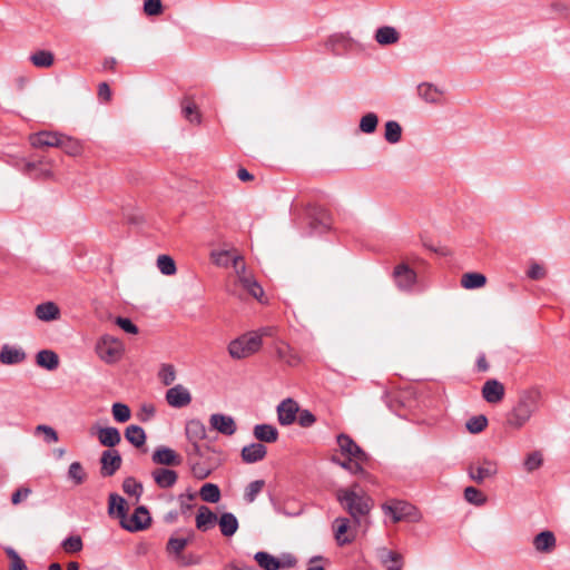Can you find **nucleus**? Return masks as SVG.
Wrapping results in <instances>:
<instances>
[{"label": "nucleus", "mask_w": 570, "mask_h": 570, "mask_svg": "<svg viewBox=\"0 0 570 570\" xmlns=\"http://www.w3.org/2000/svg\"><path fill=\"white\" fill-rule=\"evenodd\" d=\"M223 535L232 537L238 530V520L232 512H224L217 520Z\"/></svg>", "instance_id": "nucleus-33"}, {"label": "nucleus", "mask_w": 570, "mask_h": 570, "mask_svg": "<svg viewBox=\"0 0 570 570\" xmlns=\"http://www.w3.org/2000/svg\"><path fill=\"white\" fill-rule=\"evenodd\" d=\"M111 413L114 420L119 423H125L130 419L131 412L127 404L125 403H114L111 407Z\"/></svg>", "instance_id": "nucleus-53"}, {"label": "nucleus", "mask_w": 570, "mask_h": 570, "mask_svg": "<svg viewBox=\"0 0 570 570\" xmlns=\"http://www.w3.org/2000/svg\"><path fill=\"white\" fill-rule=\"evenodd\" d=\"M379 117L374 112L365 114L360 120V130L364 134H373L376 130Z\"/></svg>", "instance_id": "nucleus-49"}, {"label": "nucleus", "mask_w": 570, "mask_h": 570, "mask_svg": "<svg viewBox=\"0 0 570 570\" xmlns=\"http://www.w3.org/2000/svg\"><path fill=\"white\" fill-rule=\"evenodd\" d=\"M195 538V533L193 531L188 532L186 538L180 537H170L166 544V552L169 558H171L178 566L180 567H189L198 564L200 558L196 554L189 553L184 554L183 551Z\"/></svg>", "instance_id": "nucleus-3"}, {"label": "nucleus", "mask_w": 570, "mask_h": 570, "mask_svg": "<svg viewBox=\"0 0 570 570\" xmlns=\"http://www.w3.org/2000/svg\"><path fill=\"white\" fill-rule=\"evenodd\" d=\"M487 277L481 273H465L462 275L461 285L464 288L473 289L484 286Z\"/></svg>", "instance_id": "nucleus-40"}, {"label": "nucleus", "mask_w": 570, "mask_h": 570, "mask_svg": "<svg viewBox=\"0 0 570 570\" xmlns=\"http://www.w3.org/2000/svg\"><path fill=\"white\" fill-rule=\"evenodd\" d=\"M210 257L217 266H223V267L228 266V262H229L228 261V257H229L228 250H214V252H212Z\"/></svg>", "instance_id": "nucleus-64"}, {"label": "nucleus", "mask_w": 570, "mask_h": 570, "mask_svg": "<svg viewBox=\"0 0 570 570\" xmlns=\"http://www.w3.org/2000/svg\"><path fill=\"white\" fill-rule=\"evenodd\" d=\"M209 424L213 430H216L227 436L235 434L237 430L234 417L222 413L212 414L209 417Z\"/></svg>", "instance_id": "nucleus-14"}, {"label": "nucleus", "mask_w": 570, "mask_h": 570, "mask_svg": "<svg viewBox=\"0 0 570 570\" xmlns=\"http://www.w3.org/2000/svg\"><path fill=\"white\" fill-rule=\"evenodd\" d=\"M255 561L258 566L264 570H278L281 569V563L277 558L269 554L265 551H258L254 556Z\"/></svg>", "instance_id": "nucleus-37"}, {"label": "nucleus", "mask_w": 570, "mask_h": 570, "mask_svg": "<svg viewBox=\"0 0 570 570\" xmlns=\"http://www.w3.org/2000/svg\"><path fill=\"white\" fill-rule=\"evenodd\" d=\"M144 11L147 16H158L163 12V3L160 0H145Z\"/></svg>", "instance_id": "nucleus-62"}, {"label": "nucleus", "mask_w": 570, "mask_h": 570, "mask_svg": "<svg viewBox=\"0 0 570 570\" xmlns=\"http://www.w3.org/2000/svg\"><path fill=\"white\" fill-rule=\"evenodd\" d=\"M6 553L8 558L10 559V570H28L24 561L21 559V557L18 554V552L11 548H6Z\"/></svg>", "instance_id": "nucleus-57"}, {"label": "nucleus", "mask_w": 570, "mask_h": 570, "mask_svg": "<svg viewBox=\"0 0 570 570\" xmlns=\"http://www.w3.org/2000/svg\"><path fill=\"white\" fill-rule=\"evenodd\" d=\"M469 476L481 484L485 479L492 478L498 473L495 462L483 459L479 465L471 464L468 469Z\"/></svg>", "instance_id": "nucleus-13"}, {"label": "nucleus", "mask_w": 570, "mask_h": 570, "mask_svg": "<svg viewBox=\"0 0 570 570\" xmlns=\"http://www.w3.org/2000/svg\"><path fill=\"white\" fill-rule=\"evenodd\" d=\"M30 61L39 68H48L55 61L53 53L48 50H39L30 56Z\"/></svg>", "instance_id": "nucleus-44"}, {"label": "nucleus", "mask_w": 570, "mask_h": 570, "mask_svg": "<svg viewBox=\"0 0 570 570\" xmlns=\"http://www.w3.org/2000/svg\"><path fill=\"white\" fill-rule=\"evenodd\" d=\"M264 487H265L264 480H255V481L250 482L245 488L244 500L247 503H253L256 500L257 495L262 492Z\"/></svg>", "instance_id": "nucleus-50"}, {"label": "nucleus", "mask_w": 570, "mask_h": 570, "mask_svg": "<svg viewBox=\"0 0 570 570\" xmlns=\"http://www.w3.org/2000/svg\"><path fill=\"white\" fill-rule=\"evenodd\" d=\"M381 563L386 570H402L403 557L401 553L383 548L379 551Z\"/></svg>", "instance_id": "nucleus-27"}, {"label": "nucleus", "mask_w": 570, "mask_h": 570, "mask_svg": "<svg viewBox=\"0 0 570 570\" xmlns=\"http://www.w3.org/2000/svg\"><path fill=\"white\" fill-rule=\"evenodd\" d=\"M61 136L58 132L40 131L30 135L29 140L35 148L58 147Z\"/></svg>", "instance_id": "nucleus-20"}, {"label": "nucleus", "mask_w": 570, "mask_h": 570, "mask_svg": "<svg viewBox=\"0 0 570 570\" xmlns=\"http://www.w3.org/2000/svg\"><path fill=\"white\" fill-rule=\"evenodd\" d=\"M151 523V517L146 507L139 505L135 509L131 517H125L124 520L120 521V524L124 529L130 532H137L147 529Z\"/></svg>", "instance_id": "nucleus-8"}, {"label": "nucleus", "mask_w": 570, "mask_h": 570, "mask_svg": "<svg viewBox=\"0 0 570 570\" xmlns=\"http://www.w3.org/2000/svg\"><path fill=\"white\" fill-rule=\"evenodd\" d=\"M27 355L23 350L4 344L0 351V362L6 365L22 363Z\"/></svg>", "instance_id": "nucleus-26"}, {"label": "nucleus", "mask_w": 570, "mask_h": 570, "mask_svg": "<svg viewBox=\"0 0 570 570\" xmlns=\"http://www.w3.org/2000/svg\"><path fill=\"white\" fill-rule=\"evenodd\" d=\"M395 286L402 292H410L416 283V273L407 264L396 265L392 273Z\"/></svg>", "instance_id": "nucleus-9"}, {"label": "nucleus", "mask_w": 570, "mask_h": 570, "mask_svg": "<svg viewBox=\"0 0 570 570\" xmlns=\"http://www.w3.org/2000/svg\"><path fill=\"white\" fill-rule=\"evenodd\" d=\"M157 267L164 275H174L176 273L175 261L168 255H160L157 258Z\"/></svg>", "instance_id": "nucleus-55"}, {"label": "nucleus", "mask_w": 570, "mask_h": 570, "mask_svg": "<svg viewBox=\"0 0 570 570\" xmlns=\"http://www.w3.org/2000/svg\"><path fill=\"white\" fill-rule=\"evenodd\" d=\"M232 265H233V267L235 269V273L237 275V278H238L239 283L242 282L243 277L247 278L248 276H250L246 272V265L244 263L243 256H240V255L235 256L233 258V261H232Z\"/></svg>", "instance_id": "nucleus-61"}, {"label": "nucleus", "mask_w": 570, "mask_h": 570, "mask_svg": "<svg viewBox=\"0 0 570 570\" xmlns=\"http://www.w3.org/2000/svg\"><path fill=\"white\" fill-rule=\"evenodd\" d=\"M374 38L379 45L389 46L400 40V33L394 27L384 26L376 30Z\"/></svg>", "instance_id": "nucleus-34"}, {"label": "nucleus", "mask_w": 570, "mask_h": 570, "mask_svg": "<svg viewBox=\"0 0 570 570\" xmlns=\"http://www.w3.org/2000/svg\"><path fill=\"white\" fill-rule=\"evenodd\" d=\"M155 483L161 489H169L175 485L178 474L175 470L158 468L151 472Z\"/></svg>", "instance_id": "nucleus-22"}, {"label": "nucleus", "mask_w": 570, "mask_h": 570, "mask_svg": "<svg viewBox=\"0 0 570 570\" xmlns=\"http://www.w3.org/2000/svg\"><path fill=\"white\" fill-rule=\"evenodd\" d=\"M276 355L281 361L285 362L289 366H295L299 363V357L292 347L285 343H281L276 346Z\"/></svg>", "instance_id": "nucleus-38"}, {"label": "nucleus", "mask_w": 570, "mask_h": 570, "mask_svg": "<svg viewBox=\"0 0 570 570\" xmlns=\"http://www.w3.org/2000/svg\"><path fill=\"white\" fill-rule=\"evenodd\" d=\"M240 285L244 289L247 291L249 295H252L257 301L262 302V297L264 295V291L258 282L250 275L247 278L242 279Z\"/></svg>", "instance_id": "nucleus-45"}, {"label": "nucleus", "mask_w": 570, "mask_h": 570, "mask_svg": "<svg viewBox=\"0 0 570 570\" xmlns=\"http://www.w3.org/2000/svg\"><path fill=\"white\" fill-rule=\"evenodd\" d=\"M218 518L207 505H200L196 514V528L203 532L212 529Z\"/></svg>", "instance_id": "nucleus-23"}, {"label": "nucleus", "mask_w": 570, "mask_h": 570, "mask_svg": "<svg viewBox=\"0 0 570 570\" xmlns=\"http://www.w3.org/2000/svg\"><path fill=\"white\" fill-rule=\"evenodd\" d=\"M180 107L181 114L186 120L196 125L202 122V114L193 96L186 95L180 101Z\"/></svg>", "instance_id": "nucleus-21"}, {"label": "nucleus", "mask_w": 570, "mask_h": 570, "mask_svg": "<svg viewBox=\"0 0 570 570\" xmlns=\"http://www.w3.org/2000/svg\"><path fill=\"white\" fill-rule=\"evenodd\" d=\"M126 440L136 448H140L146 443V433L139 425H129L125 430Z\"/></svg>", "instance_id": "nucleus-36"}, {"label": "nucleus", "mask_w": 570, "mask_h": 570, "mask_svg": "<svg viewBox=\"0 0 570 570\" xmlns=\"http://www.w3.org/2000/svg\"><path fill=\"white\" fill-rule=\"evenodd\" d=\"M464 499L476 507H482L487 503V495L483 494L479 489L474 487H468L464 489Z\"/></svg>", "instance_id": "nucleus-48"}, {"label": "nucleus", "mask_w": 570, "mask_h": 570, "mask_svg": "<svg viewBox=\"0 0 570 570\" xmlns=\"http://www.w3.org/2000/svg\"><path fill=\"white\" fill-rule=\"evenodd\" d=\"M36 363L48 371H55L59 366V356L51 350H41L36 355Z\"/></svg>", "instance_id": "nucleus-31"}, {"label": "nucleus", "mask_w": 570, "mask_h": 570, "mask_svg": "<svg viewBox=\"0 0 570 570\" xmlns=\"http://www.w3.org/2000/svg\"><path fill=\"white\" fill-rule=\"evenodd\" d=\"M385 515L391 517L394 523L401 521L419 522L421 513L413 504L402 500H391L382 504Z\"/></svg>", "instance_id": "nucleus-4"}, {"label": "nucleus", "mask_w": 570, "mask_h": 570, "mask_svg": "<svg viewBox=\"0 0 570 570\" xmlns=\"http://www.w3.org/2000/svg\"><path fill=\"white\" fill-rule=\"evenodd\" d=\"M68 478L76 484H82L87 479V473L80 462H72L68 469Z\"/></svg>", "instance_id": "nucleus-47"}, {"label": "nucleus", "mask_w": 570, "mask_h": 570, "mask_svg": "<svg viewBox=\"0 0 570 570\" xmlns=\"http://www.w3.org/2000/svg\"><path fill=\"white\" fill-rule=\"evenodd\" d=\"M96 352L101 361L112 364L122 356L124 345L119 340L105 335L97 342Z\"/></svg>", "instance_id": "nucleus-6"}, {"label": "nucleus", "mask_w": 570, "mask_h": 570, "mask_svg": "<svg viewBox=\"0 0 570 570\" xmlns=\"http://www.w3.org/2000/svg\"><path fill=\"white\" fill-rule=\"evenodd\" d=\"M417 95L428 104L440 105L443 91L431 82H422L417 86Z\"/></svg>", "instance_id": "nucleus-28"}, {"label": "nucleus", "mask_w": 570, "mask_h": 570, "mask_svg": "<svg viewBox=\"0 0 570 570\" xmlns=\"http://www.w3.org/2000/svg\"><path fill=\"white\" fill-rule=\"evenodd\" d=\"M188 464L190 466V471H191L193 475L198 480H204V479L208 478L213 472L212 468L206 466L200 461H195V462H191Z\"/></svg>", "instance_id": "nucleus-59"}, {"label": "nucleus", "mask_w": 570, "mask_h": 570, "mask_svg": "<svg viewBox=\"0 0 570 570\" xmlns=\"http://www.w3.org/2000/svg\"><path fill=\"white\" fill-rule=\"evenodd\" d=\"M187 455V462L191 463L195 461H199L203 458L204 453L199 442H189V444L185 449Z\"/></svg>", "instance_id": "nucleus-60"}, {"label": "nucleus", "mask_w": 570, "mask_h": 570, "mask_svg": "<svg viewBox=\"0 0 570 570\" xmlns=\"http://www.w3.org/2000/svg\"><path fill=\"white\" fill-rule=\"evenodd\" d=\"M267 448L263 443H250L245 445L240 451L243 462L253 464L265 459Z\"/></svg>", "instance_id": "nucleus-19"}, {"label": "nucleus", "mask_w": 570, "mask_h": 570, "mask_svg": "<svg viewBox=\"0 0 570 570\" xmlns=\"http://www.w3.org/2000/svg\"><path fill=\"white\" fill-rule=\"evenodd\" d=\"M58 148H61L67 155L78 156L81 154V144L71 137L62 135Z\"/></svg>", "instance_id": "nucleus-41"}, {"label": "nucleus", "mask_w": 570, "mask_h": 570, "mask_svg": "<svg viewBox=\"0 0 570 570\" xmlns=\"http://www.w3.org/2000/svg\"><path fill=\"white\" fill-rule=\"evenodd\" d=\"M541 393L531 387L519 393L517 404L507 415V423L513 429H521L539 409Z\"/></svg>", "instance_id": "nucleus-1"}, {"label": "nucleus", "mask_w": 570, "mask_h": 570, "mask_svg": "<svg viewBox=\"0 0 570 570\" xmlns=\"http://www.w3.org/2000/svg\"><path fill=\"white\" fill-rule=\"evenodd\" d=\"M115 510L117 511V517L120 521L124 520L127 514L126 500L117 493H110L108 507L109 514H112Z\"/></svg>", "instance_id": "nucleus-39"}, {"label": "nucleus", "mask_w": 570, "mask_h": 570, "mask_svg": "<svg viewBox=\"0 0 570 570\" xmlns=\"http://www.w3.org/2000/svg\"><path fill=\"white\" fill-rule=\"evenodd\" d=\"M297 403L292 399L282 401L277 406V419L281 425H289L296 420Z\"/></svg>", "instance_id": "nucleus-16"}, {"label": "nucleus", "mask_w": 570, "mask_h": 570, "mask_svg": "<svg viewBox=\"0 0 570 570\" xmlns=\"http://www.w3.org/2000/svg\"><path fill=\"white\" fill-rule=\"evenodd\" d=\"M355 45V41L345 33H335L327 38L325 47L331 51L333 56H343L351 51Z\"/></svg>", "instance_id": "nucleus-12"}, {"label": "nucleus", "mask_w": 570, "mask_h": 570, "mask_svg": "<svg viewBox=\"0 0 570 570\" xmlns=\"http://www.w3.org/2000/svg\"><path fill=\"white\" fill-rule=\"evenodd\" d=\"M261 346V336L250 332L233 340L228 345V353L233 358L242 360L256 353Z\"/></svg>", "instance_id": "nucleus-5"}, {"label": "nucleus", "mask_w": 570, "mask_h": 570, "mask_svg": "<svg viewBox=\"0 0 570 570\" xmlns=\"http://www.w3.org/2000/svg\"><path fill=\"white\" fill-rule=\"evenodd\" d=\"M254 438L259 441L258 443H273L278 440V431L271 424H256L253 429Z\"/></svg>", "instance_id": "nucleus-30"}, {"label": "nucleus", "mask_w": 570, "mask_h": 570, "mask_svg": "<svg viewBox=\"0 0 570 570\" xmlns=\"http://www.w3.org/2000/svg\"><path fill=\"white\" fill-rule=\"evenodd\" d=\"M158 376L164 385L168 386L176 380V370L171 364H163Z\"/></svg>", "instance_id": "nucleus-58"}, {"label": "nucleus", "mask_w": 570, "mask_h": 570, "mask_svg": "<svg viewBox=\"0 0 570 570\" xmlns=\"http://www.w3.org/2000/svg\"><path fill=\"white\" fill-rule=\"evenodd\" d=\"M332 461L341 465L343 469L348 470L353 474L364 473L362 463H365L366 461L354 460V458H347L346 461H340L336 456H333Z\"/></svg>", "instance_id": "nucleus-51"}, {"label": "nucleus", "mask_w": 570, "mask_h": 570, "mask_svg": "<svg viewBox=\"0 0 570 570\" xmlns=\"http://www.w3.org/2000/svg\"><path fill=\"white\" fill-rule=\"evenodd\" d=\"M337 445L343 455L354 458V460L368 461L370 456L364 452L354 440L344 433L337 435Z\"/></svg>", "instance_id": "nucleus-11"}, {"label": "nucleus", "mask_w": 570, "mask_h": 570, "mask_svg": "<svg viewBox=\"0 0 570 570\" xmlns=\"http://www.w3.org/2000/svg\"><path fill=\"white\" fill-rule=\"evenodd\" d=\"M167 403L176 409H181L190 404V392L183 385L177 384L166 392Z\"/></svg>", "instance_id": "nucleus-15"}, {"label": "nucleus", "mask_w": 570, "mask_h": 570, "mask_svg": "<svg viewBox=\"0 0 570 570\" xmlns=\"http://www.w3.org/2000/svg\"><path fill=\"white\" fill-rule=\"evenodd\" d=\"M335 540L338 546H345L353 541V538L344 535L350 527V520L346 518H336L334 523Z\"/></svg>", "instance_id": "nucleus-35"}, {"label": "nucleus", "mask_w": 570, "mask_h": 570, "mask_svg": "<svg viewBox=\"0 0 570 570\" xmlns=\"http://www.w3.org/2000/svg\"><path fill=\"white\" fill-rule=\"evenodd\" d=\"M115 323L126 333L138 334L139 332L138 327L129 318L118 316Z\"/></svg>", "instance_id": "nucleus-63"}, {"label": "nucleus", "mask_w": 570, "mask_h": 570, "mask_svg": "<svg viewBox=\"0 0 570 570\" xmlns=\"http://www.w3.org/2000/svg\"><path fill=\"white\" fill-rule=\"evenodd\" d=\"M543 464V454L541 451L535 450L527 455L523 462L524 470L528 473L540 469Z\"/></svg>", "instance_id": "nucleus-46"}, {"label": "nucleus", "mask_w": 570, "mask_h": 570, "mask_svg": "<svg viewBox=\"0 0 570 570\" xmlns=\"http://www.w3.org/2000/svg\"><path fill=\"white\" fill-rule=\"evenodd\" d=\"M97 438L101 445L110 449L115 448L121 441L120 432L114 426L98 428Z\"/></svg>", "instance_id": "nucleus-29"}, {"label": "nucleus", "mask_w": 570, "mask_h": 570, "mask_svg": "<svg viewBox=\"0 0 570 570\" xmlns=\"http://www.w3.org/2000/svg\"><path fill=\"white\" fill-rule=\"evenodd\" d=\"M199 495L205 502L216 503L220 500V490L217 484L205 483L199 490Z\"/></svg>", "instance_id": "nucleus-42"}, {"label": "nucleus", "mask_w": 570, "mask_h": 570, "mask_svg": "<svg viewBox=\"0 0 570 570\" xmlns=\"http://www.w3.org/2000/svg\"><path fill=\"white\" fill-rule=\"evenodd\" d=\"M482 396L488 403H499L504 397V386L498 380H488L482 387Z\"/></svg>", "instance_id": "nucleus-18"}, {"label": "nucleus", "mask_w": 570, "mask_h": 570, "mask_svg": "<svg viewBox=\"0 0 570 570\" xmlns=\"http://www.w3.org/2000/svg\"><path fill=\"white\" fill-rule=\"evenodd\" d=\"M82 546L83 544L80 535H70L66 538L61 543L62 549L68 553H76L81 551Z\"/></svg>", "instance_id": "nucleus-56"}, {"label": "nucleus", "mask_w": 570, "mask_h": 570, "mask_svg": "<svg viewBox=\"0 0 570 570\" xmlns=\"http://www.w3.org/2000/svg\"><path fill=\"white\" fill-rule=\"evenodd\" d=\"M35 314L40 321L50 322L59 317L60 311L53 302H46L37 305Z\"/></svg>", "instance_id": "nucleus-32"}, {"label": "nucleus", "mask_w": 570, "mask_h": 570, "mask_svg": "<svg viewBox=\"0 0 570 570\" xmlns=\"http://www.w3.org/2000/svg\"><path fill=\"white\" fill-rule=\"evenodd\" d=\"M556 537L553 532L546 530L533 538V547L540 553H550L556 548Z\"/></svg>", "instance_id": "nucleus-24"}, {"label": "nucleus", "mask_w": 570, "mask_h": 570, "mask_svg": "<svg viewBox=\"0 0 570 570\" xmlns=\"http://www.w3.org/2000/svg\"><path fill=\"white\" fill-rule=\"evenodd\" d=\"M155 464L177 466L181 463V458L173 449L167 446H159L151 455Z\"/></svg>", "instance_id": "nucleus-17"}, {"label": "nucleus", "mask_w": 570, "mask_h": 570, "mask_svg": "<svg viewBox=\"0 0 570 570\" xmlns=\"http://www.w3.org/2000/svg\"><path fill=\"white\" fill-rule=\"evenodd\" d=\"M354 484L350 489H340L336 492V499L343 509L351 515L353 521L357 524L361 518L367 515L372 509V500L366 495L358 494L354 489Z\"/></svg>", "instance_id": "nucleus-2"}, {"label": "nucleus", "mask_w": 570, "mask_h": 570, "mask_svg": "<svg viewBox=\"0 0 570 570\" xmlns=\"http://www.w3.org/2000/svg\"><path fill=\"white\" fill-rule=\"evenodd\" d=\"M488 425V419L485 415L480 414L472 416L466 421V430L472 434H478L482 432Z\"/></svg>", "instance_id": "nucleus-52"}, {"label": "nucleus", "mask_w": 570, "mask_h": 570, "mask_svg": "<svg viewBox=\"0 0 570 570\" xmlns=\"http://www.w3.org/2000/svg\"><path fill=\"white\" fill-rule=\"evenodd\" d=\"M122 490L126 494L134 495L139 499L142 493V484L137 482L134 476H127L122 481Z\"/></svg>", "instance_id": "nucleus-54"}, {"label": "nucleus", "mask_w": 570, "mask_h": 570, "mask_svg": "<svg viewBox=\"0 0 570 570\" xmlns=\"http://www.w3.org/2000/svg\"><path fill=\"white\" fill-rule=\"evenodd\" d=\"M311 233H324L331 228V214L321 206H309L306 209Z\"/></svg>", "instance_id": "nucleus-7"}, {"label": "nucleus", "mask_w": 570, "mask_h": 570, "mask_svg": "<svg viewBox=\"0 0 570 570\" xmlns=\"http://www.w3.org/2000/svg\"><path fill=\"white\" fill-rule=\"evenodd\" d=\"M384 138L390 144H397L402 138L401 125L395 120L386 121Z\"/></svg>", "instance_id": "nucleus-43"}, {"label": "nucleus", "mask_w": 570, "mask_h": 570, "mask_svg": "<svg viewBox=\"0 0 570 570\" xmlns=\"http://www.w3.org/2000/svg\"><path fill=\"white\" fill-rule=\"evenodd\" d=\"M122 459L117 450H105L100 456V474L104 478L112 476L121 466Z\"/></svg>", "instance_id": "nucleus-10"}, {"label": "nucleus", "mask_w": 570, "mask_h": 570, "mask_svg": "<svg viewBox=\"0 0 570 570\" xmlns=\"http://www.w3.org/2000/svg\"><path fill=\"white\" fill-rule=\"evenodd\" d=\"M185 434L188 442H199L207 438L205 424L198 419H191L186 423Z\"/></svg>", "instance_id": "nucleus-25"}]
</instances>
